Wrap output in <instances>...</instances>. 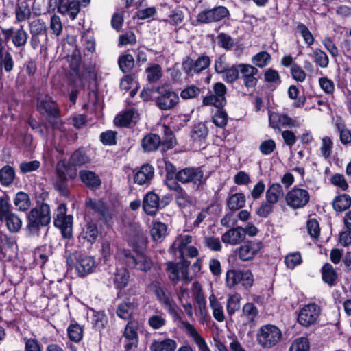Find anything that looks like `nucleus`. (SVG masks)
<instances>
[{
	"label": "nucleus",
	"instance_id": "obj_1",
	"mask_svg": "<svg viewBox=\"0 0 351 351\" xmlns=\"http://www.w3.org/2000/svg\"><path fill=\"white\" fill-rule=\"evenodd\" d=\"M27 234L30 237H38L41 227L47 226L51 221L50 207L46 203L32 208L27 216Z\"/></svg>",
	"mask_w": 351,
	"mask_h": 351
},
{
	"label": "nucleus",
	"instance_id": "obj_2",
	"mask_svg": "<svg viewBox=\"0 0 351 351\" xmlns=\"http://www.w3.org/2000/svg\"><path fill=\"white\" fill-rule=\"evenodd\" d=\"M148 288L168 313L175 319H178L179 317L178 306L172 299L171 292L168 290L166 283L161 279H156L151 282Z\"/></svg>",
	"mask_w": 351,
	"mask_h": 351
},
{
	"label": "nucleus",
	"instance_id": "obj_3",
	"mask_svg": "<svg viewBox=\"0 0 351 351\" xmlns=\"http://www.w3.org/2000/svg\"><path fill=\"white\" fill-rule=\"evenodd\" d=\"M284 197V190L281 184L274 183L270 185L265 193V201L256 209V213L261 217H268L274 210V205Z\"/></svg>",
	"mask_w": 351,
	"mask_h": 351
},
{
	"label": "nucleus",
	"instance_id": "obj_4",
	"mask_svg": "<svg viewBox=\"0 0 351 351\" xmlns=\"http://www.w3.org/2000/svg\"><path fill=\"white\" fill-rule=\"evenodd\" d=\"M66 259L67 265L75 267L78 276L84 277L93 271L95 267V261L93 257L74 252L66 253Z\"/></svg>",
	"mask_w": 351,
	"mask_h": 351
},
{
	"label": "nucleus",
	"instance_id": "obj_5",
	"mask_svg": "<svg viewBox=\"0 0 351 351\" xmlns=\"http://www.w3.org/2000/svg\"><path fill=\"white\" fill-rule=\"evenodd\" d=\"M282 337V331L278 327L273 324H265L258 329L256 340L262 348L269 349L276 346Z\"/></svg>",
	"mask_w": 351,
	"mask_h": 351
},
{
	"label": "nucleus",
	"instance_id": "obj_6",
	"mask_svg": "<svg viewBox=\"0 0 351 351\" xmlns=\"http://www.w3.org/2000/svg\"><path fill=\"white\" fill-rule=\"evenodd\" d=\"M38 111L43 115H46V119L53 128L58 125L60 117V110L51 97L45 96L39 98L37 103Z\"/></svg>",
	"mask_w": 351,
	"mask_h": 351
},
{
	"label": "nucleus",
	"instance_id": "obj_7",
	"mask_svg": "<svg viewBox=\"0 0 351 351\" xmlns=\"http://www.w3.org/2000/svg\"><path fill=\"white\" fill-rule=\"evenodd\" d=\"M176 179L182 183H192L197 189L205 184L207 178L201 167H186L176 174Z\"/></svg>",
	"mask_w": 351,
	"mask_h": 351
},
{
	"label": "nucleus",
	"instance_id": "obj_8",
	"mask_svg": "<svg viewBox=\"0 0 351 351\" xmlns=\"http://www.w3.org/2000/svg\"><path fill=\"white\" fill-rule=\"evenodd\" d=\"M66 210L64 204L58 206L54 217V226L61 230L64 238L69 239L73 234V216L66 215Z\"/></svg>",
	"mask_w": 351,
	"mask_h": 351
},
{
	"label": "nucleus",
	"instance_id": "obj_9",
	"mask_svg": "<svg viewBox=\"0 0 351 351\" xmlns=\"http://www.w3.org/2000/svg\"><path fill=\"white\" fill-rule=\"evenodd\" d=\"M31 38L29 43L34 49L44 44L47 40V26L40 19H34L29 22Z\"/></svg>",
	"mask_w": 351,
	"mask_h": 351
},
{
	"label": "nucleus",
	"instance_id": "obj_10",
	"mask_svg": "<svg viewBox=\"0 0 351 351\" xmlns=\"http://www.w3.org/2000/svg\"><path fill=\"white\" fill-rule=\"evenodd\" d=\"M211 63V60L208 55L202 54L197 60L186 57L182 63L184 72L189 76L199 74L207 69Z\"/></svg>",
	"mask_w": 351,
	"mask_h": 351
},
{
	"label": "nucleus",
	"instance_id": "obj_11",
	"mask_svg": "<svg viewBox=\"0 0 351 351\" xmlns=\"http://www.w3.org/2000/svg\"><path fill=\"white\" fill-rule=\"evenodd\" d=\"M156 93L158 96L156 97V104L162 110H169L179 102L178 95L165 86H159Z\"/></svg>",
	"mask_w": 351,
	"mask_h": 351
},
{
	"label": "nucleus",
	"instance_id": "obj_12",
	"mask_svg": "<svg viewBox=\"0 0 351 351\" xmlns=\"http://www.w3.org/2000/svg\"><path fill=\"white\" fill-rule=\"evenodd\" d=\"M121 254L125 264L132 268L143 271L149 270L152 266L151 259L143 254H133L129 250H123Z\"/></svg>",
	"mask_w": 351,
	"mask_h": 351
},
{
	"label": "nucleus",
	"instance_id": "obj_13",
	"mask_svg": "<svg viewBox=\"0 0 351 351\" xmlns=\"http://www.w3.org/2000/svg\"><path fill=\"white\" fill-rule=\"evenodd\" d=\"M226 282L230 289L239 283L245 287H250L254 282L253 275L250 270L230 269L226 272Z\"/></svg>",
	"mask_w": 351,
	"mask_h": 351
},
{
	"label": "nucleus",
	"instance_id": "obj_14",
	"mask_svg": "<svg viewBox=\"0 0 351 351\" xmlns=\"http://www.w3.org/2000/svg\"><path fill=\"white\" fill-rule=\"evenodd\" d=\"M285 198L287 205L296 209L306 206L309 202L310 195L306 190L294 187L287 193Z\"/></svg>",
	"mask_w": 351,
	"mask_h": 351
},
{
	"label": "nucleus",
	"instance_id": "obj_15",
	"mask_svg": "<svg viewBox=\"0 0 351 351\" xmlns=\"http://www.w3.org/2000/svg\"><path fill=\"white\" fill-rule=\"evenodd\" d=\"M319 312V307L314 303L305 305L298 315V321L304 326H309L317 321Z\"/></svg>",
	"mask_w": 351,
	"mask_h": 351
},
{
	"label": "nucleus",
	"instance_id": "obj_16",
	"mask_svg": "<svg viewBox=\"0 0 351 351\" xmlns=\"http://www.w3.org/2000/svg\"><path fill=\"white\" fill-rule=\"evenodd\" d=\"M2 33L5 40L11 39L12 44L17 48L25 47L28 39V34L23 25L17 29H14V27L3 29Z\"/></svg>",
	"mask_w": 351,
	"mask_h": 351
},
{
	"label": "nucleus",
	"instance_id": "obj_17",
	"mask_svg": "<svg viewBox=\"0 0 351 351\" xmlns=\"http://www.w3.org/2000/svg\"><path fill=\"white\" fill-rule=\"evenodd\" d=\"M228 14V10L223 6H219L210 10H205L197 15V21L202 23L217 22Z\"/></svg>",
	"mask_w": 351,
	"mask_h": 351
},
{
	"label": "nucleus",
	"instance_id": "obj_18",
	"mask_svg": "<svg viewBox=\"0 0 351 351\" xmlns=\"http://www.w3.org/2000/svg\"><path fill=\"white\" fill-rule=\"evenodd\" d=\"M262 247L263 243L259 241H245L238 249V256L243 261L252 260Z\"/></svg>",
	"mask_w": 351,
	"mask_h": 351
},
{
	"label": "nucleus",
	"instance_id": "obj_19",
	"mask_svg": "<svg viewBox=\"0 0 351 351\" xmlns=\"http://www.w3.org/2000/svg\"><path fill=\"white\" fill-rule=\"evenodd\" d=\"M139 324L136 319H130L126 324L123 337L128 341L125 345L126 351L132 350L133 348H136L138 341V330Z\"/></svg>",
	"mask_w": 351,
	"mask_h": 351
},
{
	"label": "nucleus",
	"instance_id": "obj_20",
	"mask_svg": "<svg viewBox=\"0 0 351 351\" xmlns=\"http://www.w3.org/2000/svg\"><path fill=\"white\" fill-rule=\"evenodd\" d=\"M189 265V263L185 260L176 264L168 263L167 270L169 272L170 280L174 283H177L180 279H186Z\"/></svg>",
	"mask_w": 351,
	"mask_h": 351
},
{
	"label": "nucleus",
	"instance_id": "obj_21",
	"mask_svg": "<svg viewBox=\"0 0 351 351\" xmlns=\"http://www.w3.org/2000/svg\"><path fill=\"white\" fill-rule=\"evenodd\" d=\"M98 234L97 225L93 221H89L82 227L78 239L82 245H91L97 240Z\"/></svg>",
	"mask_w": 351,
	"mask_h": 351
},
{
	"label": "nucleus",
	"instance_id": "obj_22",
	"mask_svg": "<svg viewBox=\"0 0 351 351\" xmlns=\"http://www.w3.org/2000/svg\"><path fill=\"white\" fill-rule=\"evenodd\" d=\"M239 67H240V73L241 74L244 85L247 88H253L256 86L258 81L256 77V75L258 73V69L250 64H239Z\"/></svg>",
	"mask_w": 351,
	"mask_h": 351
},
{
	"label": "nucleus",
	"instance_id": "obj_23",
	"mask_svg": "<svg viewBox=\"0 0 351 351\" xmlns=\"http://www.w3.org/2000/svg\"><path fill=\"white\" fill-rule=\"evenodd\" d=\"M245 239L243 228L237 227L230 228L221 236V241L223 243L236 245L239 244Z\"/></svg>",
	"mask_w": 351,
	"mask_h": 351
},
{
	"label": "nucleus",
	"instance_id": "obj_24",
	"mask_svg": "<svg viewBox=\"0 0 351 351\" xmlns=\"http://www.w3.org/2000/svg\"><path fill=\"white\" fill-rule=\"evenodd\" d=\"M182 325L186 334L196 343L200 351H210L205 340L192 324L188 322H183Z\"/></svg>",
	"mask_w": 351,
	"mask_h": 351
},
{
	"label": "nucleus",
	"instance_id": "obj_25",
	"mask_svg": "<svg viewBox=\"0 0 351 351\" xmlns=\"http://www.w3.org/2000/svg\"><path fill=\"white\" fill-rule=\"evenodd\" d=\"M182 325L186 334L196 343L200 351H210L205 340L192 324L188 322H183Z\"/></svg>",
	"mask_w": 351,
	"mask_h": 351
},
{
	"label": "nucleus",
	"instance_id": "obj_26",
	"mask_svg": "<svg viewBox=\"0 0 351 351\" xmlns=\"http://www.w3.org/2000/svg\"><path fill=\"white\" fill-rule=\"evenodd\" d=\"M58 10L61 14H67L71 19H74L80 11V5L74 0H59Z\"/></svg>",
	"mask_w": 351,
	"mask_h": 351
},
{
	"label": "nucleus",
	"instance_id": "obj_27",
	"mask_svg": "<svg viewBox=\"0 0 351 351\" xmlns=\"http://www.w3.org/2000/svg\"><path fill=\"white\" fill-rule=\"evenodd\" d=\"M160 197L155 193L149 192L145 195L143 201V208L149 215L156 213L160 207Z\"/></svg>",
	"mask_w": 351,
	"mask_h": 351
},
{
	"label": "nucleus",
	"instance_id": "obj_28",
	"mask_svg": "<svg viewBox=\"0 0 351 351\" xmlns=\"http://www.w3.org/2000/svg\"><path fill=\"white\" fill-rule=\"evenodd\" d=\"M154 170L152 165H145L135 173L134 181L135 183L143 185L150 181L154 176Z\"/></svg>",
	"mask_w": 351,
	"mask_h": 351
},
{
	"label": "nucleus",
	"instance_id": "obj_29",
	"mask_svg": "<svg viewBox=\"0 0 351 351\" xmlns=\"http://www.w3.org/2000/svg\"><path fill=\"white\" fill-rule=\"evenodd\" d=\"M79 176L82 182L90 188L97 189L101 184L99 177L93 171L82 170L79 173Z\"/></svg>",
	"mask_w": 351,
	"mask_h": 351
},
{
	"label": "nucleus",
	"instance_id": "obj_30",
	"mask_svg": "<svg viewBox=\"0 0 351 351\" xmlns=\"http://www.w3.org/2000/svg\"><path fill=\"white\" fill-rule=\"evenodd\" d=\"M5 223L8 230L12 233L18 232L22 226V221L18 215L12 212L0 219Z\"/></svg>",
	"mask_w": 351,
	"mask_h": 351
},
{
	"label": "nucleus",
	"instance_id": "obj_31",
	"mask_svg": "<svg viewBox=\"0 0 351 351\" xmlns=\"http://www.w3.org/2000/svg\"><path fill=\"white\" fill-rule=\"evenodd\" d=\"M161 145L160 136L154 134H149L141 141V146L145 152H154Z\"/></svg>",
	"mask_w": 351,
	"mask_h": 351
},
{
	"label": "nucleus",
	"instance_id": "obj_32",
	"mask_svg": "<svg viewBox=\"0 0 351 351\" xmlns=\"http://www.w3.org/2000/svg\"><path fill=\"white\" fill-rule=\"evenodd\" d=\"M137 308L134 302L126 301L121 303L117 309V315L123 319H132V315Z\"/></svg>",
	"mask_w": 351,
	"mask_h": 351
},
{
	"label": "nucleus",
	"instance_id": "obj_33",
	"mask_svg": "<svg viewBox=\"0 0 351 351\" xmlns=\"http://www.w3.org/2000/svg\"><path fill=\"white\" fill-rule=\"evenodd\" d=\"M88 317L90 319L91 324L96 330H101L104 329L108 323L107 317L103 312H97L90 309Z\"/></svg>",
	"mask_w": 351,
	"mask_h": 351
},
{
	"label": "nucleus",
	"instance_id": "obj_34",
	"mask_svg": "<svg viewBox=\"0 0 351 351\" xmlns=\"http://www.w3.org/2000/svg\"><path fill=\"white\" fill-rule=\"evenodd\" d=\"M192 242V237L190 235H180L177 237L171 247V250L175 253L176 251L179 252V256L182 258L184 254V250L186 249V245Z\"/></svg>",
	"mask_w": 351,
	"mask_h": 351
},
{
	"label": "nucleus",
	"instance_id": "obj_35",
	"mask_svg": "<svg viewBox=\"0 0 351 351\" xmlns=\"http://www.w3.org/2000/svg\"><path fill=\"white\" fill-rule=\"evenodd\" d=\"M14 204L18 210L25 212L29 209L32 202L27 193L20 191L14 197Z\"/></svg>",
	"mask_w": 351,
	"mask_h": 351
},
{
	"label": "nucleus",
	"instance_id": "obj_36",
	"mask_svg": "<svg viewBox=\"0 0 351 351\" xmlns=\"http://www.w3.org/2000/svg\"><path fill=\"white\" fill-rule=\"evenodd\" d=\"M32 12L26 1H19L15 8L16 20L17 22H23L31 16Z\"/></svg>",
	"mask_w": 351,
	"mask_h": 351
},
{
	"label": "nucleus",
	"instance_id": "obj_37",
	"mask_svg": "<svg viewBox=\"0 0 351 351\" xmlns=\"http://www.w3.org/2000/svg\"><path fill=\"white\" fill-rule=\"evenodd\" d=\"M56 174L58 178L65 179H74L77 176L75 169H71L69 165H66L65 161H59L56 165Z\"/></svg>",
	"mask_w": 351,
	"mask_h": 351
},
{
	"label": "nucleus",
	"instance_id": "obj_38",
	"mask_svg": "<svg viewBox=\"0 0 351 351\" xmlns=\"http://www.w3.org/2000/svg\"><path fill=\"white\" fill-rule=\"evenodd\" d=\"M177 347L176 341L167 339L163 341H154L150 346L151 351H175Z\"/></svg>",
	"mask_w": 351,
	"mask_h": 351
},
{
	"label": "nucleus",
	"instance_id": "obj_39",
	"mask_svg": "<svg viewBox=\"0 0 351 351\" xmlns=\"http://www.w3.org/2000/svg\"><path fill=\"white\" fill-rule=\"evenodd\" d=\"M137 118V112L134 109H131L117 116L114 119V123L120 126H128L132 122L136 121Z\"/></svg>",
	"mask_w": 351,
	"mask_h": 351
},
{
	"label": "nucleus",
	"instance_id": "obj_40",
	"mask_svg": "<svg viewBox=\"0 0 351 351\" xmlns=\"http://www.w3.org/2000/svg\"><path fill=\"white\" fill-rule=\"evenodd\" d=\"M85 204L87 208L92 209L95 213H98L101 217L106 218L108 215V209L104 202L100 199L87 198Z\"/></svg>",
	"mask_w": 351,
	"mask_h": 351
},
{
	"label": "nucleus",
	"instance_id": "obj_41",
	"mask_svg": "<svg viewBox=\"0 0 351 351\" xmlns=\"http://www.w3.org/2000/svg\"><path fill=\"white\" fill-rule=\"evenodd\" d=\"M15 178V171L9 165H5L0 169V183L5 186H10Z\"/></svg>",
	"mask_w": 351,
	"mask_h": 351
},
{
	"label": "nucleus",
	"instance_id": "obj_42",
	"mask_svg": "<svg viewBox=\"0 0 351 351\" xmlns=\"http://www.w3.org/2000/svg\"><path fill=\"white\" fill-rule=\"evenodd\" d=\"M90 162V158L82 149L75 150L69 160V165L73 167H80Z\"/></svg>",
	"mask_w": 351,
	"mask_h": 351
},
{
	"label": "nucleus",
	"instance_id": "obj_43",
	"mask_svg": "<svg viewBox=\"0 0 351 351\" xmlns=\"http://www.w3.org/2000/svg\"><path fill=\"white\" fill-rule=\"evenodd\" d=\"M245 204V197L241 193H237L232 195L228 202L227 206L231 210H238Z\"/></svg>",
	"mask_w": 351,
	"mask_h": 351
},
{
	"label": "nucleus",
	"instance_id": "obj_44",
	"mask_svg": "<svg viewBox=\"0 0 351 351\" xmlns=\"http://www.w3.org/2000/svg\"><path fill=\"white\" fill-rule=\"evenodd\" d=\"M332 205L334 209L337 212L346 210L351 205V197L347 194L339 195L334 199Z\"/></svg>",
	"mask_w": 351,
	"mask_h": 351
},
{
	"label": "nucleus",
	"instance_id": "obj_45",
	"mask_svg": "<svg viewBox=\"0 0 351 351\" xmlns=\"http://www.w3.org/2000/svg\"><path fill=\"white\" fill-rule=\"evenodd\" d=\"M167 235V226L162 222H154L151 229V236L156 241H162Z\"/></svg>",
	"mask_w": 351,
	"mask_h": 351
},
{
	"label": "nucleus",
	"instance_id": "obj_46",
	"mask_svg": "<svg viewBox=\"0 0 351 351\" xmlns=\"http://www.w3.org/2000/svg\"><path fill=\"white\" fill-rule=\"evenodd\" d=\"M208 133V130L206 126L202 123H199L193 128L191 136L194 141H200L207 137Z\"/></svg>",
	"mask_w": 351,
	"mask_h": 351
},
{
	"label": "nucleus",
	"instance_id": "obj_47",
	"mask_svg": "<svg viewBox=\"0 0 351 351\" xmlns=\"http://www.w3.org/2000/svg\"><path fill=\"white\" fill-rule=\"evenodd\" d=\"M210 306L213 309V317L219 322L224 320L223 308L217 298L212 294L209 297Z\"/></svg>",
	"mask_w": 351,
	"mask_h": 351
},
{
	"label": "nucleus",
	"instance_id": "obj_48",
	"mask_svg": "<svg viewBox=\"0 0 351 351\" xmlns=\"http://www.w3.org/2000/svg\"><path fill=\"white\" fill-rule=\"evenodd\" d=\"M129 274L125 269H117L114 274V282L118 289L125 288L128 282Z\"/></svg>",
	"mask_w": 351,
	"mask_h": 351
},
{
	"label": "nucleus",
	"instance_id": "obj_49",
	"mask_svg": "<svg viewBox=\"0 0 351 351\" xmlns=\"http://www.w3.org/2000/svg\"><path fill=\"white\" fill-rule=\"evenodd\" d=\"M240 67H239V64L232 65L230 67H228L226 69V71L223 72L222 77L223 80L226 83H233L237 80H238L239 77Z\"/></svg>",
	"mask_w": 351,
	"mask_h": 351
},
{
	"label": "nucleus",
	"instance_id": "obj_50",
	"mask_svg": "<svg viewBox=\"0 0 351 351\" xmlns=\"http://www.w3.org/2000/svg\"><path fill=\"white\" fill-rule=\"evenodd\" d=\"M176 200L179 207L186 208L193 204V199L182 187L176 194Z\"/></svg>",
	"mask_w": 351,
	"mask_h": 351
},
{
	"label": "nucleus",
	"instance_id": "obj_51",
	"mask_svg": "<svg viewBox=\"0 0 351 351\" xmlns=\"http://www.w3.org/2000/svg\"><path fill=\"white\" fill-rule=\"evenodd\" d=\"M134 65V59L131 54H125L119 58V66L123 73H129Z\"/></svg>",
	"mask_w": 351,
	"mask_h": 351
},
{
	"label": "nucleus",
	"instance_id": "obj_52",
	"mask_svg": "<svg viewBox=\"0 0 351 351\" xmlns=\"http://www.w3.org/2000/svg\"><path fill=\"white\" fill-rule=\"evenodd\" d=\"M337 278V273L332 266L329 264H325L322 267V278L323 280L332 285Z\"/></svg>",
	"mask_w": 351,
	"mask_h": 351
},
{
	"label": "nucleus",
	"instance_id": "obj_53",
	"mask_svg": "<svg viewBox=\"0 0 351 351\" xmlns=\"http://www.w3.org/2000/svg\"><path fill=\"white\" fill-rule=\"evenodd\" d=\"M184 13L180 8H176L169 12L167 18L163 19L166 23L173 25H178L181 23L184 19Z\"/></svg>",
	"mask_w": 351,
	"mask_h": 351
},
{
	"label": "nucleus",
	"instance_id": "obj_54",
	"mask_svg": "<svg viewBox=\"0 0 351 351\" xmlns=\"http://www.w3.org/2000/svg\"><path fill=\"white\" fill-rule=\"evenodd\" d=\"M226 103L225 97H219L215 94H210L203 99V104L206 106H215L218 109L221 108Z\"/></svg>",
	"mask_w": 351,
	"mask_h": 351
},
{
	"label": "nucleus",
	"instance_id": "obj_55",
	"mask_svg": "<svg viewBox=\"0 0 351 351\" xmlns=\"http://www.w3.org/2000/svg\"><path fill=\"white\" fill-rule=\"evenodd\" d=\"M243 315L246 317L248 324L254 322L258 311L253 303H247L243 307Z\"/></svg>",
	"mask_w": 351,
	"mask_h": 351
},
{
	"label": "nucleus",
	"instance_id": "obj_56",
	"mask_svg": "<svg viewBox=\"0 0 351 351\" xmlns=\"http://www.w3.org/2000/svg\"><path fill=\"white\" fill-rule=\"evenodd\" d=\"M55 189L61 196L68 197L70 193L68 179L58 178L54 183Z\"/></svg>",
	"mask_w": 351,
	"mask_h": 351
},
{
	"label": "nucleus",
	"instance_id": "obj_57",
	"mask_svg": "<svg viewBox=\"0 0 351 351\" xmlns=\"http://www.w3.org/2000/svg\"><path fill=\"white\" fill-rule=\"evenodd\" d=\"M241 296L239 294H234L228 298L227 301V312L229 315H232L240 308Z\"/></svg>",
	"mask_w": 351,
	"mask_h": 351
},
{
	"label": "nucleus",
	"instance_id": "obj_58",
	"mask_svg": "<svg viewBox=\"0 0 351 351\" xmlns=\"http://www.w3.org/2000/svg\"><path fill=\"white\" fill-rule=\"evenodd\" d=\"M309 342L306 337H299L295 339L292 343L289 351H308Z\"/></svg>",
	"mask_w": 351,
	"mask_h": 351
},
{
	"label": "nucleus",
	"instance_id": "obj_59",
	"mask_svg": "<svg viewBox=\"0 0 351 351\" xmlns=\"http://www.w3.org/2000/svg\"><path fill=\"white\" fill-rule=\"evenodd\" d=\"M147 80L149 82H156L162 77V69L160 65L154 64L146 69Z\"/></svg>",
	"mask_w": 351,
	"mask_h": 351
},
{
	"label": "nucleus",
	"instance_id": "obj_60",
	"mask_svg": "<svg viewBox=\"0 0 351 351\" xmlns=\"http://www.w3.org/2000/svg\"><path fill=\"white\" fill-rule=\"evenodd\" d=\"M313 57L315 62L322 68H326L329 63L328 57L325 52L319 49L313 51Z\"/></svg>",
	"mask_w": 351,
	"mask_h": 351
},
{
	"label": "nucleus",
	"instance_id": "obj_61",
	"mask_svg": "<svg viewBox=\"0 0 351 351\" xmlns=\"http://www.w3.org/2000/svg\"><path fill=\"white\" fill-rule=\"evenodd\" d=\"M271 56L266 51H261L254 56L252 58V62L256 66L263 68L267 65L270 60Z\"/></svg>",
	"mask_w": 351,
	"mask_h": 351
},
{
	"label": "nucleus",
	"instance_id": "obj_62",
	"mask_svg": "<svg viewBox=\"0 0 351 351\" xmlns=\"http://www.w3.org/2000/svg\"><path fill=\"white\" fill-rule=\"evenodd\" d=\"M69 339L75 342H79L82 339V329L78 324H71L68 328Z\"/></svg>",
	"mask_w": 351,
	"mask_h": 351
},
{
	"label": "nucleus",
	"instance_id": "obj_63",
	"mask_svg": "<svg viewBox=\"0 0 351 351\" xmlns=\"http://www.w3.org/2000/svg\"><path fill=\"white\" fill-rule=\"evenodd\" d=\"M204 243L206 247L212 251L219 252L221 250L220 240L217 237L207 236L204 237Z\"/></svg>",
	"mask_w": 351,
	"mask_h": 351
},
{
	"label": "nucleus",
	"instance_id": "obj_64",
	"mask_svg": "<svg viewBox=\"0 0 351 351\" xmlns=\"http://www.w3.org/2000/svg\"><path fill=\"white\" fill-rule=\"evenodd\" d=\"M148 323L153 329L158 330L165 325L166 320L163 316V313H161L159 315H153L150 316L148 319Z\"/></svg>",
	"mask_w": 351,
	"mask_h": 351
}]
</instances>
